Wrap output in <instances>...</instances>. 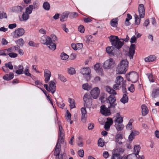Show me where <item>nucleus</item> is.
I'll return each instance as SVG.
<instances>
[{
    "label": "nucleus",
    "mask_w": 159,
    "mask_h": 159,
    "mask_svg": "<svg viewBox=\"0 0 159 159\" xmlns=\"http://www.w3.org/2000/svg\"><path fill=\"white\" fill-rule=\"evenodd\" d=\"M109 38L112 46L118 49L120 48L124 44L123 39H119L117 36H111Z\"/></svg>",
    "instance_id": "1"
},
{
    "label": "nucleus",
    "mask_w": 159,
    "mask_h": 159,
    "mask_svg": "<svg viewBox=\"0 0 159 159\" xmlns=\"http://www.w3.org/2000/svg\"><path fill=\"white\" fill-rule=\"evenodd\" d=\"M41 42L43 44H46L49 49L54 50L56 49V45L54 43L52 42L51 38L48 36H43L40 39Z\"/></svg>",
    "instance_id": "2"
},
{
    "label": "nucleus",
    "mask_w": 159,
    "mask_h": 159,
    "mask_svg": "<svg viewBox=\"0 0 159 159\" xmlns=\"http://www.w3.org/2000/svg\"><path fill=\"white\" fill-rule=\"evenodd\" d=\"M127 80L133 83H135L138 80L139 76L137 73L134 71L129 73L126 75Z\"/></svg>",
    "instance_id": "3"
},
{
    "label": "nucleus",
    "mask_w": 159,
    "mask_h": 159,
    "mask_svg": "<svg viewBox=\"0 0 159 159\" xmlns=\"http://www.w3.org/2000/svg\"><path fill=\"white\" fill-rule=\"evenodd\" d=\"M81 73L87 81L89 80L91 78V70L89 67L83 68L81 69Z\"/></svg>",
    "instance_id": "4"
},
{
    "label": "nucleus",
    "mask_w": 159,
    "mask_h": 159,
    "mask_svg": "<svg viewBox=\"0 0 159 159\" xmlns=\"http://www.w3.org/2000/svg\"><path fill=\"white\" fill-rule=\"evenodd\" d=\"M115 95H111L108 97L106 100L107 102L110 104L109 108H111L114 109L115 107L116 103V98Z\"/></svg>",
    "instance_id": "5"
},
{
    "label": "nucleus",
    "mask_w": 159,
    "mask_h": 159,
    "mask_svg": "<svg viewBox=\"0 0 159 159\" xmlns=\"http://www.w3.org/2000/svg\"><path fill=\"white\" fill-rule=\"evenodd\" d=\"M84 105L87 107H90L92 105V99L90 95L87 93H85L83 97Z\"/></svg>",
    "instance_id": "6"
},
{
    "label": "nucleus",
    "mask_w": 159,
    "mask_h": 159,
    "mask_svg": "<svg viewBox=\"0 0 159 159\" xmlns=\"http://www.w3.org/2000/svg\"><path fill=\"white\" fill-rule=\"evenodd\" d=\"M114 63L113 59L110 58L104 62L103 67L105 69H109L113 67Z\"/></svg>",
    "instance_id": "7"
},
{
    "label": "nucleus",
    "mask_w": 159,
    "mask_h": 159,
    "mask_svg": "<svg viewBox=\"0 0 159 159\" xmlns=\"http://www.w3.org/2000/svg\"><path fill=\"white\" fill-rule=\"evenodd\" d=\"M111 108H109V106L108 108L106 107L104 105H102L100 107V112L102 114L105 116H108L111 114L110 109Z\"/></svg>",
    "instance_id": "8"
},
{
    "label": "nucleus",
    "mask_w": 159,
    "mask_h": 159,
    "mask_svg": "<svg viewBox=\"0 0 159 159\" xmlns=\"http://www.w3.org/2000/svg\"><path fill=\"white\" fill-rule=\"evenodd\" d=\"M100 93V90L98 88L96 87L93 88L90 92V94L92 97L95 99H96Z\"/></svg>",
    "instance_id": "9"
},
{
    "label": "nucleus",
    "mask_w": 159,
    "mask_h": 159,
    "mask_svg": "<svg viewBox=\"0 0 159 159\" xmlns=\"http://www.w3.org/2000/svg\"><path fill=\"white\" fill-rule=\"evenodd\" d=\"M135 45L134 44H132L130 46L129 51L128 53V56L130 59H132L133 58V56L135 53Z\"/></svg>",
    "instance_id": "10"
},
{
    "label": "nucleus",
    "mask_w": 159,
    "mask_h": 159,
    "mask_svg": "<svg viewBox=\"0 0 159 159\" xmlns=\"http://www.w3.org/2000/svg\"><path fill=\"white\" fill-rule=\"evenodd\" d=\"M44 81L45 83H47L49 81L50 77L51 76V73L50 70L46 69L44 70Z\"/></svg>",
    "instance_id": "11"
},
{
    "label": "nucleus",
    "mask_w": 159,
    "mask_h": 159,
    "mask_svg": "<svg viewBox=\"0 0 159 159\" xmlns=\"http://www.w3.org/2000/svg\"><path fill=\"white\" fill-rule=\"evenodd\" d=\"M138 11L140 18H143L145 15V9L143 4H140L139 6Z\"/></svg>",
    "instance_id": "12"
},
{
    "label": "nucleus",
    "mask_w": 159,
    "mask_h": 159,
    "mask_svg": "<svg viewBox=\"0 0 159 159\" xmlns=\"http://www.w3.org/2000/svg\"><path fill=\"white\" fill-rule=\"evenodd\" d=\"M82 114L81 120L83 122H85L87 117V112L85 108H82L81 109Z\"/></svg>",
    "instance_id": "13"
},
{
    "label": "nucleus",
    "mask_w": 159,
    "mask_h": 159,
    "mask_svg": "<svg viewBox=\"0 0 159 159\" xmlns=\"http://www.w3.org/2000/svg\"><path fill=\"white\" fill-rule=\"evenodd\" d=\"M49 88L52 93L53 94L55 92L56 90V86L55 83L52 81H51L48 83Z\"/></svg>",
    "instance_id": "14"
},
{
    "label": "nucleus",
    "mask_w": 159,
    "mask_h": 159,
    "mask_svg": "<svg viewBox=\"0 0 159 159\" xmlns=\"http://www.w3.org/2000/svg\"><path fill=\"white\" fill-rule=\"evenodd\" d=\"M127 69V68L120 65L118 66L117 68L118 73L119 74H125L126 72Z\"/></svg>",
    "instance_id": "15"
},
{
    "label": "nucleus",
    "mask_w": 159,
    "mask_h": 159,
    "mask_svg": "<svg viewBox=\"0 0 159 159\" xmlns=\"http://www.w3.org/2000/svg\"><path fill=\"white\" fill-rule=\"evenodd\" d=\"M25 32L24 30L21 28L17 29L14 31L15 34L17 36L20 37L22 36Z\"/></svg>",
    "instance_id": "16"
},
{
    "label": "nucleus",
    "mask_w": 159,
    "mask_h": 159,
    "mask_svg": "<svg viewBox=\"0 0 159 159\" xmlns=\"http://www.w3.org/2000/svg\"><path fill=\"white\" fill-rule=\"evenodd\" d=\"M140 149V147L139 145H136L134 148V153L132 154V156H134L135 157H137V155H138Z\"/></svg>",
    "instance_id": "17"
},
{
    "label": "nucleus",
    "mask_w": 159,
    "mask_h": 159,
    "mask_svg": "<svg viewBox=\"0 0 159 159\" xmlns=\"http://www.w3.org/2000/svg\"><path fill=\"white\" fill-rule=\"evenodd\" d=\"M114 48L113 46L109 47L106 48V52L110 56H112L114 55Z\"/></svg>",
    "instance_id": "18"
},
{
    "label": "nucleus",
    "mask_w": 159,
    "mask_h": 159,
    "mask_svg": "<svg viewBox=\"0 0 159 159\" xmlns=\"http://www.w3.org/2000/svg\"><path fill=\"white\" fill-rule=\"evenodd\" d=\"M23 9V7L20 6H17L13 7L12 9V11L15 13H19L22 12Z\"/></svg>",
    "instance_id": "19"
},
{
    "label": "nucleus",
    "mask_w": 159,
    "mask_h": 159,
    "mask_svg": "<svg viewBox=\"0 0 159 159\" xmlns=\"http://www.w3.org/2000/svg\"><path fill=\"white\" fill-rule=\"evenodd\" d=\"M69 12L65 11L62 13L60 18V21L61 22H64L67 19L69 16Z\"/></svg>",
    "instance_id": "20"
},
{
    "label": "nucleus",
    "mask_w": 159,
    "mask_h": 159,
    "mask_svg": "<svg viewBox=\"0 0 159 159\" xmlns=\"http://www.w3.org/2000/svg\"><path fill=\"white\" fill-rule=\"evenodd\" d=\"M94 69L99 74H102V69L100 67V64L97 63L94 66Z\"/></svg>",
    "instance_id": "21"
},
{
    "label": "nucleus",
    "mask_w": 159,
    "mask_h": 159,
    "mask_svg": "<svg viewBox=\"0 0 159 159\" xmlns=\"http://www.w3.org/2000/svg\"><path fill=\"white\" fill-rule=\"evenodd\" d=\"M157 57L154 55H151L145 58L144 60L146 62H152L156 60Z\"/></svg>",
    "instance_id": "22"
},
{
    "label": "nucleus",
    "mask_w": 159,
    "mask_h": 159,
    "mask_svg": "<svg viewBox=\"0 0 159 159\" xmlns=\"http://www.w3.org/2000/svg\"><path fill=\"white\" fill-rule=\"evenodd\" d=\"M27 13L24 12L22 15V17L20 18V20L21 21H26L29 18V16Z\"/></svg>",
    "instance_id": "23"
},
{
    "label": "nucleus",
    "mask_w": 159,
    "mask_h": 159,
    "mask_svg": "<svg viewBox=\"0 0 159 159\" xmlns=\"http://www.w3.org/2000/svg\"><path fill=\"white\" fill-rule=\"evenodd\" d=\"M142 113L143 116H146L148 112V110L147 107L145 105H143L141 106Z\"/></svg>",
    "instance_id": "24"
},
{
    "label": "nucleus",
    "mask_w": 159,
    "mask_h": 159,
    "mask_svg": "<svg viewBox=\"0 0 159 159\" xmlns=\"http://www.w3.org/2000/svg\"><path fill=\"white\" fill-rule=\"evenodd\" d=\"M106 91L111 95H116V91L109 86H107L106 87Z\"/></svg>",
    "instance_id": "25"
},
{
    "label": "nucleus",
    "mask_w": 159,
    "mask_h": 159,
    "mask_svg": "<svg viewBox=\"0 0 159 159\" xmlns=\"http://www.w3.org/2000/svg\"><path fill=\"white\" fill-rule=\"evenodd\" d=\"M116 142L119 144H122L121 140L122 139V136L121 134H118L115 137Z\"/></svg>",
    "instance_id": "26"
},
{
    "label": "nucleus",
    "mask_w": 159,
    "mask_h": 159,
    "mask_svg": "<svg viewBox=\"0 0 159 159\" xmlns=\"http://www.w3.org/2000/svg\"><path fill=\"white\" fill-rule=\"evenodd\" d=\"M139 132L138 131H133L129 135V140L130 141H132L136 135H138Z\"/></svg>",
    "instance_id": "27"
},
{
    "label": "nucleus",
    "mask_w": 159,
    "mask_h": 159,
    "mask_svg": "<svg viewBox=\"0 0 159 159\" xmlns=\"http://www.w3.org/2000/svg\"><path fill=\"white\" fill-rule=\"evenodd\" d=\"M159 95V89H157L152 90V96L153 98H156Z\"/></svg>",
    "instance_id": "28"
},
{
    "label": "nucleus",
    "mask_w": 159,
    "mask_h": 159,
    "mask_svg": "<svg viewBox=\"0 0 159 159\" xmlns=\"http://www.w3.org/2000/svg\"><path fill=\"white\" fill-rule=\"evenodd\" d=\"M118 19L117 18L112 19L110 21L111 26L113 27H116L118 25Z\"/></svg>",
    "instance_id": "29"
},
{
    "label": "nucleus",
    "mask_w": 159,
    "mask_h": 159,
    "mask_svg": "<svg viewBox=\"0 0 159 159\" xmlns=\"http://www.w3.org/2000/svg\"><path fill=\"white\" fill-rule=\"evenodd\" d=\"M123 78L121 76H119L116 77L115 83L118 84L120 85L123 82Z\"/></svg>",
    "instance_id": "30"
},
{
    "label": "nucleus",
    "mask_w": 159,
    "mask_h": 159,
    "mask_svg": "<svg viewBox=\"0 0 159 159\" xmlns=\"http://www.w3.org/2000/svg\"><path fill=\"white\" fill-rule=\"evenodd\" d=\"M60 144H59V145L58 146H57V145H56L55 147V150L54 152V155L56 156L60 155L59 154L60 152Z\"/></svg>",
    "instance_id": "31"
},
{
    "label": "nucleus",
    "mask_w": 159,
    "mask_h": 159,
    "mask_svg": "<svg viewBox=\"0 0 159 159\" xmlns=\"http://www.w3.org/2000/svg\"><path fill=\"white\" fill-rule=\"evenodd\" d=\"M33 9V5H30L29 7L26 8L25 12L29 14H31L32 12V10Z\"/></svg>",
    "instance_id": "32"
},
{
    "label": "nucleus",
    "mask_w": 159,
    "mask_h": 159,
    "mask_svg": "<svg viewBox=\"0 0 159 159\" xmlns=\"http://www.w3.org/2000/svg\"><path fill=\"white\" fill-rule=\"evenodd\" d=\"M69 103H70V108L71 109H72L75 108V100L70 98H69Z\"/></svg>",
    "instance_id": "33"
},
{
    "label": "nucleus",
    "mask_w": 159,
    "mask_h": 159,
    "mask_svg": "<svg viewBox=\"0 0 159 159\" xmlns=\"http://www.w3.org/2000/svg\"><path fill=\"white\" fill-rule=\"evenodd\" d=\"M115 126L117 130L118 131L122 130L124 127V125L121 123L115 124Z\"/></svg>",
    "instance_id": "34"
},
{
    "label": "nucleus",
    "mask_w": 159,
    "mask_h": 159,
    "mask_svg": "<svg viewBox=\"0 0 159 159\" xmlns=\"http://www.w3.org/2000/svg\"><path fill=\"white\" fill-rule=\"evenodd\" d=\"M128 101V98L127 95L125 94L123 95V97L120 99V101L123 103L125 104Z\"/></svg>",
    "instance_id": "35"
},
{
    "label": "nucleus",
    "mask_w": 159,
    "mask_h": 159,
    "mask_svg": "<svg viewBox=\"0 0 159 159\" xmlns=\"http://www.w3.org/2000/svg\"><path fill=\"white\" fill-rule=\"evenodd\" d=\"M82 89L85 90L89 91L91 89V87L87 83L83 84Z\"/></svg>",
    "instance_id": "36"
},
{
    "label": "nucleus",
    "mask_w": 159,
    "mask_h": 159,
    "mask_svg": "<svg viewBox=\"0 0 159 159\" xmlns=\"http://www.w3.org/2000/svg\"><path fill=\"white\" fill-rule=\"evenodd\" d=\"M24 67L23 66L20 65L18 66V69L17 70L16 73L18 74H21L23 73Z\"/></svg>",
    "instance_id": "37"
},
{
    "label": "nucleus",
    "mask_w": 159,
    "mask_h": 159,
    "mask_svg": "<svg viewBox=\"0 0 159 159\" xmlns=\"http://www.w3.org/2000/svg\"><path fill=\"white\" fill-rule=\"evenodd\" d=\"M16 43L17 44L21 46H23L25 43L24 40L22 38L16 41Z\"/></svg>",
    "instance_id": "38"
},
{
    "label": "nucleus",
    "mask_w": 159,
    "mask_h": 159,
    "mask_svg": "<svg viewBox=\"0 0 159 159\" xmlns=\"http://www.w3.org/2000/svg\"><path fill=\"white\" fill-rule=\"evenodd\" d=\"M78 14L76 12H69V16L70 18H75L78 16Z\"/></svg>",
    "instance_id": "39"
},
{
    "label": "nucleus",
    "mask_w": 159,
    "mask_h": 159,
    "mask_svg": "<svg viewBox=\"0 0 159 159\" xmlns=\"http://www.w3.org/2000/svg\"><path fill=\"white\" fill-rule=\"evenodd\" d=\"M128 62L126 59L123 60L120 62V65L122 66L125 67L127 68H128Z\"/></svg>",
    "instance_id": "40"
},
{
    "label": "nucleus",
    "mask_w": 159,
    "mask_h": 159,
    "mask_svg": "<svg viewBox=\"0 0 159 159\" xmlns=\"http://www.w3.org/2000/svg\"><path fill=\"white\" fill-rule=\"evenodd\" d=\"M43 7L45 10L48 11L50 9V5L49 3L47 2H45L43 4Z\"/></svg>",
    "instance_id": "41"
},
{
    "label": "nucleus",
    "mask_w": 159,
    "mask_h": 159,
    "mask_svg": "<svg viewBox=\"0 0 159 159\" xmlns=\"http://www.w3.org/2000/svg\"><path fill=\"white\" fill-rule=\"evenodd\" d=\"M59 137H64V133L62 126H59Z\"/></svg>",
    "instance_id": "42"
},
{
    "label": "nucleus",
    "mask_w": 159,
    "mask_h": 159,
    "mask_svg": "<svg viewBox=\"0 0 159 159\" xmlns=\"http://www.w3.org/2000/svg\"><path fill=\"white\" fill-rule=\"evenodd\" d=\"M146 75H147L148 78L149 79V81L151 82H154V80L153 79V77L152 75V74L151 73H148L147 74H146Z\"/></svg>",
    "instance_id": "43"
},
{
    "label": "nucleus",
    "mask_w": 159,
    "mask_h": 159,
    "mask_svg": "<svg viewBox=\"0 0 159 159\" xmlns=\"http://www.w3.org/2000/svg\"><path fill=\"white\" fill-rule=\"evenodd\" d=\"M64 137H58V139L56 144L57 146L59 145V144H60V143H62L64 142Z\"/></svg>",
    "instance_id": "44"
},
{
    "label": "nucleus",
    "mask_w": 159,
    "mask_h": 159,
    "mask_svg": "<svg viewBox=\"0 0 159 159\" xmlns=\"http://www.w3.org/2000/svg\"><path fill=\"white\" fill-rule=\"evenodd\" d=\"M123 121V118L122 117L120 116L118 117L116 120H115V124H119L121 123L122 124Z\"/></svg>",
    "instance_id": "45"
},
{
    "label": "nucleus",
    "mask_w": 159,
    "mask_h": 159,
    "mask_svg": "<svg viewBox=\"0 0 159 159\" xmlns=\"http://www.w3.org/2000/svg\"><path fill=\"white\" fill-rule=\"evenodd\" d=\"M69 56L65 53H62L61 55V57L63 60H66L69 58Z\"/></svg>",
    "instance_id": "46"
},
{
    "label": "nucleus",
    "mask_w": 159,
    "mask_h": 159,
    "mask_svg": "<svg viewBox=\"0 0 159 159\" xmlns=\"http://www.w3.org/2000/svg\"><path fill=\"white\" fill-rule=\"evenodd\" d=\"M134 18L135 19V24L137 25H139L140 22V19L139 17V16L136 14H135L134 15Z\"/></svg>",
    "instance_id": "47"
},
{
    "label": "nucleus",
    "mask_w": 159,
    "mask_h": 159,
    "mask_svg": "<svg viewBox=\"0 0 159 159\" xmlns=\"http://www.w3.org/2000/svg\"><path fill=\"white\" fill-rule=\"evenodd\" d=\"M115 151L116 153L119 154L120 155V154L124 152V150L122 148H116Z\"/></svg>",
    "instance_id": "48"
},
{
    "label": "nucleus",
    "mask_w": 159,
    "mask_h": 159,
    "mask_svg": "<svg viewBox=\"0 0 159 159\" xmlns=\"http://www.w3.org/2000/svg\"><path fill=\"white\" fill-rule=\"evenodd\" d=\"M68 73L71 75H73L75 74V69L73 67H70L68 69Z\"/></svg>",
    "instance_id": "49"
},
{
    "label": "nucleus",
    "mask_w": 159,
    "mask_h": 159,
    "mask_svg": "<svg viewBox=\"0 0 159 159\" xmlns=\"http://www.w3.org/2000/svg\"><path fill=\"white\" fill-rule=\"evenodd\" d=\"M66 113L67 115L66 116V119L68 122H69L70 120L71 117V114L69 112L68 110H67Z\"/></svg>",
    "instance_id": "50"
},
{
    "label": "nucleus",
    "mask_w": 159,
    "mask_h": 159,
    "mask_svg": "<svg viewBox=\"0 0 159 159\" xmlns=\"http://www.w3.org/2000/svg\"><path fill=\"white\" fill-rule=\"evenodd\" d=\"M111 159H120L119 154L116 153L113 154L111 157Z\"/></svg>",
    "instance_id": "51"
},
{
    "label": "nucleus",
    "mask_w": 159,
    "mask_h": 159,
    "mask_svg": "<svg viewBox=\"0 0 159 159\" xmlns=\"http://www.w3.org/2000/svg\"><path fill=\"white\" fill-rule=\"evenodd\" d=\"M58 78L61 81L63 82H65L66 80V79L65 77L62 75L60 74H58Z\"/></svg>",
    "instance_id": "52"
},
{
    "label": "nucleus",
    "mask_w": 159,
    "mask_h": 159,
    "mask_svg": "<svg viewBox=\"0 0 159 159\" xmlns=\"http://www.w3.org/2000/svg\"><path fill=\"white\" fill-rule=\"evenodd\" d=\"M81 139L80 137H79L77 139L76 141L77 143V145L78 146L80 147H82L83 146V143L82 141H79V140Z\"/></svg>",
    "instance_id": "53"
},
{
    "label": "nucleus",
    "mask_w": 159,
    "mask_h": 159,
    "mask_svg": "<svg viewBox=\"0 0 159 159\" xmlns=\"http://www.w3.org/2000/svg\"><path fill=\"white\" fill-rule=\"evenodd\" d=\"M98 146L100 147H103L104 145V140L101 138H100L98 141Z\"/></svg>",
    "instance_id": "54"
},
{
    "label": "nucleus",
    "mask_w": 159,
    "mask_h": 159,
    "mask_svg": "<svg viewBox=\"0 0 159 159\" xmlns=\"http://www.w3.org/2000/svg\"><path fill=\"white\" fill-rule=\"evenodd\" d=\"M5 66L7 68H8L10 70H12L13 69V66L11 62H9L5 64Z\"/></svg>",
    "instance_id": "55"
},
{
    "label": "nucleus",
    "mask_w": 159,
    "mask_h": 159,
    "mask_svg": "<svg viewBox=\"0 0 159 159\" xmlns=\"http://www.w3.org/2000/svg\"><path fill=\"white\" fill-rule=\"evenodd\" d=\"M8 55L11 58H15L17 56V54L13 52H9Z\"/></svg>",
    "instance_id": "56"
},
{
    "label": "nucleus",
    "mask_w": 159,
    "mask_h": 159,
    "mask_svg": "<svg viewBox=\"0 0 159 159\" xmlns=\"http://www.w3.org/2000/svg\"><path fill=\"white\" fill-rule=\"evenodd\" d=\"M79 31L81 33H83L84 31V27L82 25H80L79 26L78 28Z\"/></svg>",
    "instance_id": "57"
},
{
    "label": "nucleus",
    "mask_w": 159,
    "mask_h": 159,
    "mask_svg": "<svg viewBox=\"0 0 159 159\" xmlns=\"http://www.w3.org/2000/svg\"><path fill=\"white\" fill-rule=\"evenodd\" d=\"M78 153L79 156L81 157H83L84 154V151L83 149L79 150L78 152Z\"/></svg>",
    "instance_id": "58"
},
{
    "label": "nucleus",
    "mask_w": 159,
    "mask_h": 159,
    "mask_svg": "<svg viewBox=\"0 0 159 159\" xmlns=\"http://www.w3.org/2000/svg\"><path fill=\"white\" fill-rule=\"evenodd\" d=\"M92 38V36L91 35H88L86 36V42L89 43Z\"/></svg>",
    "instance_id": "59"
},
{
    "label": "nucleus",
    "mask_w": 159,
    "mask_h": 159,
    "mask_svg": "<svg viewBox=\"0 0 159 159\" xmlns=\"http://www.w3.org/2000/svg\"><path fill=\"white\" fill-rule=\"evenodd\" d=\"M111 125L110 124H108V123L106 122L104 125V128L105 130L108 131L109 130Z\"/></svg>",
    "instance_id": "60"
},
{
    "label": "nucleus",
    "mask_w": 159,
    "mask_h": 159,
    "mask_svg": "<svg viewBox=\"0 0 159 159\" xmlns=\"http://www.w3.org/2000/svg\"><path fill=\"white\" fill-rule=\"evenodd\" d=\"M137 40V38L134 35L130 39V42L131 43H135Z\"/></svg>",
    "instance_id": "61"
},
{
    "label": "nucleus",
    "mask_w": 159,
    "mask_h": 159,
    "mask_svg": "<svg viewBox=\"0 0 159 159\" xmlns=\"http://www.w3.org/2000/svg\"><path fill=\"white\" fill-rule=\"evenodd\" d=\"M129 90L131 92H133L134 91V86L133 84H131L130 86L128 88Z\"/></svg>",
    "instance_id": "62"
},
{
    "label": "nucleus",
    "mask_w": 159,
    "mask_h": 159,
    "mask_svg": "<svg viewBox=\"0 0 159 159\" xmlns=\"http://www.w3.org/2000/svg\"><path fill=\"white\" fill-rule=\"evenodd\" d=\"M16 23L10 24L9 25L8 28L10 29H12L16 28Z\"/></svg>",
    "instance_id": "63"
},
{
    "label": "nucleus",
    "mask_w": 159,
    "mask_h": 159,
    "mask_svg": "<svg viewBox=\"0 0 159 159\" xmlns=\"http://www.w3.org/2000/svg\"><path fill=\"white\" fill-rule=\"evenodd\" d=\"M132 155H129L127 157L124 156L121 157V159H131Z\"/></svg>",
    "instance_id": "64"
}]
</instances>
